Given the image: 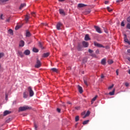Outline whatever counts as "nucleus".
Listing matches in <instances>:
<instances>
[{"mask_svg": "<svg viewBox=\"0 0 130 130\" xmlns=\"http://www.w3.org/2000/svg\"><path fill=\"white\" fill-rule=\"evenodd\" d=\"M9 0H0L1 3H6V2H9Z\"/></svg>", "mask_w": 130, "mask_h": 130, "instance_id": "nucleus-38", "label": "nucleus"}, {"mask_svg": "<svg viewBox=\"0 0 130 130\" xmlns=\"http://www.w3.org/2000/svg\"><path fill=\"white\" fill-rule=\"evenodd\" d=\"M75 109H79V107H75Z\"/></svg>", "mask_w": 130, "mask_h": 130, "instance_id": "nucleus-60", "label": "nucleus"}, {"mask_svg": "<svg viewBox=\"0 0 130 130\" xmlns=\"http://www.w3.org/2000/svg\"><path fill=\"white\" fill-rule=\"evenodd\" d=\"M24 45H25V42H24V41H23V40H21L19 42L20 47H23L24 46Z\"/></svg>", "mask_w": 130, "mask_h": 130, "instance_id": "nucleus-11", "label": "nucleus"}, {"mask_svg": "<svg viewBox=\"0 0 130 130\" xmlns=\"http://www.w3.org/2000/svg\"><path fill=\"white\" fill-rule=\"evenodd\" d=\"M59 2H64V0H58Z\"/></svg>", "mask_w": 130, "mask_h": 130, "instance_id": "nucleus-59", "label": "nucleus"}, {"mask_svg": "<svg viewBox=\"0 0 130 130\" xmlns=\"http://www.w3.org/2000/svg\"><path fill=\"white\" fill-rule=\"evenodd\" d=\"M24 54H25V55H29V54H30V50H25L24 52Z\"/></svg>", "mask_w": 130, "mask_h": 130, "instance_id": "nucleus-17", "label": "nucleus"}, {"mask_svg": "<svg viewBox=\"0 0 130 130\" xmlns=\"http://www.w3.org/2000/svg\"><path fill=\"white\" fill-rule=\"evenodd\" d=\"M29 16L28 15H26L25 16V20L26 22H28V21L29 20Z\"/></svg>", "mask_w": 130, "mask_h": 130, "instance_id": "nucleus-29", "label": "nucleus"}, {"mask_svg": "<svg viewBox=\"0 0 130 130\" xmlns=\"http://www.w3.org/2000/svg\"><path fill=\"white\" fill-rule=\"evenodd\" d=\"M115 92V89H114L112 92H109V95H114Z\"/></svg>", "mask_w": 130, "mask_h": 130, "instance_id": "nucleus-27", "label": "nucleus"}, {"mask_svg": "<svg viewBox=\"0 0 130 130\" xmlns=\"http://www.w3.org/2000/svg\"><path fill=\"white\" fill-rule=\"evenodd\" d=\"M51 70H52V72H54V73H58V70L56 68H52Z\"/></svg>", "mask_w": 130, "mask_h": 130, "instance_id": "nucleus-21", "label": "nucleus"}, {"mask_svg": "<svg viewBox=\"0 0 130 130\" xmlns=\"http://www.w3.org/2000/svg\"><path fill=\"white\" fill-rule=\"evenodd\" d=\"M62 26V24L60 22H58L56 25V28L57 30H61V28H60Z\"/></svg>", "mask_w": 130, "mask_h": 130, "instance_id": "nucleus-7", "label": "nucleus"}, {"mask_svg": "<svg viewBox=\"0 0 130 130\" xmlns=\"http://www.w3.org/2000/svg\"><path fill=\"white\" fill-rule=\"evenodd\" d=\"M32 51H34V52H38V51H39V50H38V49L36 48H34L32 49Z\"/></svg>", "mask_w": 130, "mask_h": 130, "instance_id": "nucleus-28", "label": "nucleus"}, {"mask_svg": "<svg viewBox=\"0 0 130 130\" xmlns=\"http://www.w3.org/2000/svg\"><path fill=\"white\" fill-rule=\"evenodd\" d=\"M124 22L122 21L121 23V26H122V27H124Z\"/></svg>", "mask_w": 130, "mask_h": 130, "instance_id": "nucleus-40", "label": "nucleus"}, {"mask_svg": "<svg viewBox=\"0 0 130 130\" xmlns=\"http://www.w3.org/2000/svg\"><path fill=\"white\" fill-rule=\"evenodd\" d=\"M127 29H129V30H130V24L129 23H128L127 24Z\"/></svg>", "mask_w": 130, "mask_h": 130, "instance_id": "nucleus-41", "label": "nucleus"}, {"mask_svg": "<svg viewBox=\"0 0 130 130\" xmlns=\"http://www.w3.org/2000/svg\"><path fill=\"white\" fill-rule=\"evenodd\" d=\"M28 91L29 93L30 97H32V96L34 95V91H33V90L32 89V87H31V86H29L28 87Z\"/></svg>", "mask_w": 130, "mask_h": 130, "instance_id": "nucleus-2", "label": "nucleus"}, {"mask_svg": "<svg viewBox=\"0 0 130 130\" xmlns=\"http://www.w3.org/2000/svg\"><path fill=\"white\" fill-rule=\"evenodd\" d=\"M8 33L11 34V35H14V31L12 30V29L8 30Z\"/></svg>", "mask_w": 130, "mask_h": 130, "instance_id": "nucleus-23", "label": "nucleus"}, {"mask_svg": "<svg viewBox=\"0 0 130 130\" xmlns=\"http://www.w3.org/2000/svg\"><path fill=\"white\" fill-rule=\"evenodd\" d=\"M26 37H30V36H31V34L28 30L26 31Z\"/></svg>", "mask_w": 130, "mask_h": 130, "instance_id": "nucleus-22", "label": "nucleus"}, {"mask_svg": "<svg viewBox=\"0 0 130 130\" xmlns=\"http://www.w3.org/2000/svg\"><path fill=\"white\" fill-rule=\"evenodd\" d=\"M6 22H10V18L7 19Z\"/></svg>", "mask_w": 130, "mask_h": 130, "instance_id": "nucleus-54", "label": "nucleus"}, {"mask_svg": "<svg viewBox=\"0 0 130 130\" xmlns=\"http://www.w3.org/2000/svg\"><path fill=\"white\" fill-rule=\"evenodd\" d=\"M31 15H32L33 16L35 17V13H34V12L31 13Z\"/></svg>", "mask_w": 130, "mask_h": 130, "instance_id": "nucleus-51", "label": "nucleus"}, {"mask_svg": "<svg viewBox=\"0 0 130 130\" xmlns=\"http://www.w3.org/2000/svg\"><path fill=\"white\" fill-rule=\"evenodd\" d=\"M120 2V1H119V0H117L116 1V3H119Z\"/></svg>", "mask_w": 130, "mask_h": 130, "instance_id": "nucleus-58", "label": "nucleus"}, {"mask_svg": "<svg viewBox=\"0 0 130 130\" xmlns=\"http://www.w3.org/2000/svg\"><path fill=\"white\" fill-rule=\"evenodd\" d=\"M127 59L129 61H130V57L127 58Z\"/></svg>", "mask_w": 130, "mask_h": 130, "instance_id": "nucleus-56", "label": "nucleus"}, {"mask_svg": "<svg viewBox=\"0 0 130 130\" xmlns=\"http://www.w3.org/2000/svg\"><path fill=\"white\" fill-rule=\"evenodd\" d=\"M8 94H7V93H6V94H5V99H6V100H8Z\"/></svg>", "mask_w": 130, "mask_h": 130, "instance_id": "nucleus-45", "label": "nucleus"}, {"mask_svg": "<svg viewBox=\"0 0 130 130\" xmlns=\"http://www.w3.org/2000/svg\"><path fill=\"white\" fill-rule=\"evenodd\" d=\"M90 13V11H88V13Z\"/></svg>", "mask_w": 130, "mask_h": 130, "instance_id": "nucleus-64", "label": "nucleus"}, {"mask_svg": "<svg viewBox=\"0 0 130 130\" xmlns=\"http://www.w3.org/2000/svg\"><path fill=\"white\" fill-rule=\"evenodd\" d=\"M2 68V64H0V69Z\"/></svg>", "mask_w": 130, "mask_h": 130, "instance_id": "nucleus-63", "label": "nucleus"}, {"mask_svg": "<svg viewBox=\"0 0 130 130\" xmlns=\"http://www.w3.org/2000/svg\"><path fill=\"white\" fill-rule=\"evenodd\" d=\"M82 46H83V47L87 48V47H88V46H89V43H88V42H87L83 41L82 42Z\"/></svg>", "mask_w": 130, "mask_h": 130, "instance_id": "nucleus-8", "label": "nucleus"}, {"mask_svg": "<svg viewBox=\"0 0 130 130\" xmlns=\"http://www.w3.org/2000/svg\"><path fill=\"white\" fill-rule=\"evenodd\" d=\"M94 45L95 46H96L97 47H100V48L102 47L103 48H104V47L103 45H101V44H99V43H97L96 42H94Z\"/></svg>", "mask_w": 130, "mask_h": 130, "instance_id": "nucleus-4", "label": "nucleus"}, {"mask_svg": "<svg viewBox=\"0 0 130 130\" xmlns=\"http://www.w3.org/2000/svg\"><path fill=\"white\" fill-rule=\"evenodd\" d=\"M75 121H79V116H77L76 117H75Z\"/></svg>", "mask_w": 130, "mask_h": 130, "instance_id": "nucleus-37", "label": "nucleus"}, {"mask_svg": "<svg viewBox=\"0 0 130 130\" xmlns=\"http://www.w3.org/2000/svg\"><path fill=\"white\" fill-rule=\"evenodd\" d=\"M107 9L108 12H112V9H110V7H108L107 8Z\"/></svg>", "mask_w": 130, "mask_h": 130, "instance_id": "nucleus-32", "label": "nucleus"}, {"mask_svg": "<svg viewBox=\"0 0 130 130\" xmlns=\"http://www.w3.org/2000/svg\"><path fill=\"white\" fill-rule=\"evenodd\" d=\"M108 3H109L108 1H105V5H108Z\"/></svg>", "mask_w": 130, "mask_h": 130, "instance_id": "nucleus-52", "label": "nucleus"}, {"mask_svg": "<svg viewBox=\"0 0 130 130\" xmlns=\"http://www.w3.org/2000/svg\"><path fill=\"white\" fill-rule=\"evenodd\" d=\"M128 74L130 75V70L128 71Z\"/></svg>", "mask_w": 130, "mask_h": 130, "instance_id": "nucleus-61", "label": "nucleus"}, {"mask_svg": "<svg viewBox=\"0 0 130 130\" xmlns=\"http://www.w3.org/2000/svg\"><path fill=\"white\" fill-rule=\"evenodd\" d=\"M59 14L60 15H62V16H66V13H64V11L62 9H59Z\"/></svg>", "mask_w": 130, "mask_h": 130, "instance_id": "nucleus-12", "label": "nucleus"}, {"mask_svg": "<svg viewBox=\"0 0 130 130\" xmlns=\"http://www.w3.org/2000/svg\"><path fill=\"white\" fill-rule=\"evenodd\" d=\"M108 62L109 64H112V63H113V60H109L108 61Z\"/></svg>", "mask_w": 130, "mask_h": 130, "instance_id": "nucleus-30", "label": "nucleus"}, {"mask_svg": "<svg viewBox=\"0 0 130 130\" xmlns=\"http://www.w3.org/2000/svg\"><path fill=\"white\" fill-rule=\"evenodd\" d=\"M57 112H58L59 113H60V109H59V108H57Z\"/></svg>", "mask_w": 130, "mask_h": 130, "instance_id": "nucleus-47", "label": "nucleus"}, {"mask_svg": "<svg viewBox=\"0 0 130 130\" xmlns=\"http://www.w3.org/2000/svg\"><path fill=\"white\" fill-rule=\"evenodd\" d=\"M94 28H95L96 32H98V33H100V34L102 33V31H101V28H100V27H99V26H94Z\"/></svg>", "mask_w": 130, "mask_h": 130, "instance_id": "nucleus-6", "label": "nucleus"}, {"mask_svg": "<svg viewBox=\"0 0 130 130\" xmlns=\"http://www.w3.org/2000/svg\"><path fill=\"white\" fill-rule=\"evenodd\" d=\"M78 8H84V7H87V5L84 4H79L78 5Z\"/></svg>", "mask_w": 130, "mask_h": 130, "instance_id": "nucleus-16", "label": "nucleus"}, {"mask_svg": "<svg viewBox=\"0 0 130 130\" xmlns=\"http://www.w3.org/2000/svg\"><path fill=\"white\" fill-rule=\"evenodd\" d=\"M84 83L86 86H88V82H87V80H84Z\"/></svg>", "mask_w": 130, "mask_h": 130, "instance_id": "nucleus-39", "label": "nucleus"}, {"mask_svg": "<svg viewBox=\"0 0 130 130\" xmlns=\"http://www.w3.org/2000/svg\"><path fill=\"white\" fill-rule=\"evenodd\" d=\"M86 113L85 112H83L82 113H81V115H85V114Z\"/></svg>", "mask_w": 130, "mask_h": 130, "instance_id": "nucleus-53", "label": "nucleus"}, {"mask_svg": "<svg viewBox=\"0 0 130 130\" xmlns=\"http://www.w3.org/2000/svg\"><path fill=\"white\" fill-rule=\"evenodd\" d=\"M113 87H114V84H112L111 86H109V87L108 88V90L111 89V88H113Z\"/></svg>", "mask_w": 130, "mask_h": 130, "instance_id": "nucleus-33", "label": "nucleus"}, {"mask_svg": "<svg viewBox=\"0 0 130 130\" xmlns=\"http://www.w3.org/2000/svg\"><path fill=\"white\" fill-rule=\"evenodd\" d=\"M11 113H12V112L11 111H5V112H4V116H6V115L11 114Z\"/></svg>", "mask_w": 130, "mask_h": 130, "instance_id": "nucleus-9", "label": "nucleus"}, {"mask_svg": "<svg viewBox=\"0 0 130 130\" xmlns=\"http://www.w3.org/2000/svg\"><path fill=\"white\" fill-rule=\"evenodd\" d=\"M28 109H31V107H29L28 106L20 107L19 108V111H25V110H28Z\"/></svg>", "mask_w": 130, "mask_h": 130, "instance_id": "nucleus-1", "label": "nucleus"}, {"mask_svg": "<svg viewBox=\"0 0 130 130\" xmlns=\"http://www.w3.org/2000/svg\"><path fill=\"white\" fill-rule=\"evenodd\" d=\"M67 104H70V105H72V103H71V102L68 101L67 102Z\"/></svg>", "mask_w": 130, "mask_h": 130, "instance_id": "nucleus-49", "label": "nucleus"}, {"mask_svg": "<svg viewBox=\"0 0 130 130\" xmlns=\"http://www.w3.org/2000/svg\"><path fill=\"white\" fill-rule=\"evenodd\" d=\"M11 120H12L11 118H8L7 120H6V122L7 123H9V122H10L11 121Z\"/></svg>", "mask_w": 130, "mask_h": 130, "instance_id": "nucleus-36", "label": "nucleus"}, {"mask_svg": "<svg viewBox=\"0 0 130 130\" xmlns=\"http://www.w3.org/2000/svg\"><path fill=\"white\" fill-rule=\"evenodd\" d=\"M127 21L129 23H130V16L127 18Z\"/></svg>", "mask_w": 130, "mask_h": 130, "instance_id": "nucleus-46", "label": "nucleus"}, {"mask_svg": "<svg viewBox=\"0 0 130 130\" xmlns=\"http://www.w3.org/2000/svg\"><path fill=\"white\" fill-rule=\"evenodd\" d=\"M95 53H96V54H99V50H96L95 51Z\"/></svg>", "mask_w": 130, "mask_h": 130, "instance_id": "nucleus-48", "label": "nucleus"}, {"mask_svg": "<svg viewBox=\"0 0 130 130\" xmlns=\"http://www.w3.org/2000/svg\"><path fill=\"white\" fill-rule=\"evenodd\" d=\"M20 28H21V26H20L17 25V26L15 27V30H18V29H20Z\"/></svg>", "mask_w": 130, "mask_h": 130, "instance_id": "nucleus-34", "label": "nucleus"}, {"mask_svg": "<svg viewBox=\"0 0 130 130\" xmlns=\"http://www.w3.org/2000/svg\"><path fill=\"white\" fill-rule=\"evenodd\" d=\"M89 122V120H85L83 122V124H87Z\"/></svg>", "mask_w": 130, "mask_h": 130, "instance_id": "nucleus-31", "label": "nucleus"}, {"mask_svg": "<svg viewBox=\"0 0 130 130\" xmlns=\"http://www.w3.org/2000/svg\"><path fill=\"white\" fill-rule=\"evenodd\" d=\"M84 40H85V41H88V40H90V37H89V35H85Z\"/></svg>", "mask_w": 130, "mask_h": 130, "instance_id": "nucleus-18", "label": "nucleus"}, {"mask_svg": "<svg viewBox=\"0 0 130 130\" xmlns=\"http://www.w3.org/2000/svg\"><path fill=\"white\" fill-rule=\"evenodd\" d=\"M34 126H35V129L37 130L38 126L37 125V124L36 123H35Z\"/></svg>", "mask_w": 130, "mask_h": 130, "instance_id": "nucleus-35", "label": "nucleus"}, {"mask_svg": "<svg viewBox=\"0 0 130 130\" xmlns=\"http://www.w3.org/2000/svg\"><path fill=\"white\" fill-rule=\"evenodd\" d=\"M39 47L41 48V49H44V47H43V46L42 45V43L41 42H39Z\"/></svg>", "mask_w": 130, "mask_h": 130, "instance_id": "nucleus-24", "label": "nucleus"}, {"mask_svg": "<svg viewBox=\"0 0 130 130\" xmlns=\"http://www.w3.org/2000/svg\"><path fill=\"white\" fill-rule=\"evenodd\" d=\"M1 19H2L3 20V14H2V15H1Z\"/></svg>", "mask_w": 130, "mask_h": 130, "instance_id": "nucleus-57", "label": "nucleus"}, {"mask_svg": "<svg viewBox=\"0 0 130 130\" xmlns=\"http://www.w3.org/2000/svg\"><path fill=\"white\" fill-rule=\"evenodd\" d=\"M103 78H104V75H103V74L101 76V78L103 79Z\"/></svg>", "mask_w": 130, "mask_h": 130, "instance_id": "nucleus-55", "label": "nucleus"}, {"mask_svg": "<svg viewBox=\"0 0 130 130\" xmlns=\"http://www.w3.org/2000/svg\"><path fill=\"white\" fill-rule=\"evenodd\" d=\"M120 2H123V0H119Z\"/></svg>", "mask_w": 130, "mask_h": 130, "instance_id": "nucleus-62", "label": "nucleus"}, {"mask_svg": "<svg viewBox=\"0 0 130 130\" xmlns=\"http://www.w3.org/2000/svg\"><path fill=\"white\" fill-rule=\"evenodd\" d=\"M102 64H103L104 66L106 64V59L104 58L101 61Z\"/></svg>", "mask_w": 130, "mask_h": 130, "instance_id": "nucleus-20", "label": "nucleus"}, {"mask_svg": "<svg viewBox=\"0 0 130 130\" xmlns=\"http://www.w3.org/2000/svg\"><path fill=\"white\" fill-rule=\"evenodd\" d=\"M35 67L37 69H39V68H40V67H41V62L40 61V60H39V59H37V63L35 64Z\"/></svg>", "mask_w": 130, "mask_h": 130, "instance_id": "nucleus-3", "label": "nucleus"}, {"mask_svg": "<svg viewBox=\"0 0 130 130\" xmlns=\"http://www.w3.org/2000/svg\"><path fill=\"white\" fill-rule=\"evenodd\" d=\"M88 52H89V53H92L93 52V50H91V49H89Z\"/></svg>", "mask_w": 130, "mask_h": 130, "instance_id": "nucleus-43", "label": "nucleus"}, {"mask_svg": "<svg viewBox=\"0 0 130 130\" xmlns=\"http://www.w3.org/2000/svg\"><path fill=\"white\" fill-rule=\"evenodd\" d=\"M116 73L117 76H118V70H117L116 71Z\"/></svg>", "mask_w": 130, "mask_h": 130, "instance_id": "nucleus-50", "label": "nucleus"}, {"mask_svg": "<svg viewBox=\"0 0 130 130\" xmlns=\"http://www.w3.org/2000/svg\"><path fill=\"white\" fill-rule=\"evenodd\" d=\"M18 53L19 56H20V57H24V54H23V52H22V51H18Z\"/></svg>", "mask_w": 130, "mask_h": 130, "instance_id": "nucleus-14", "label": "nucleus"}, {"mask_svg": "<svg viewBox=\"0 0 130 130\" xmlns=\"http://www.w3.org/2000/svg\"><path fill=\"white\" fill-rule=\"evenodd\" d=\"M125 85L126 86V87H128V86H129V84L127 82H126L125 83Z\"/></svg>", "mask_w": 130, "mask_h": 130, "instance_id": "nucleus-44", "label": "nucleus"}, {"mask_svg": "<svg viewBox=\"0 0 130 130\" xmlns=\"http://www.w3.org/2000/svg\"><path fill=\"white\" fill-rule=\"evenodd\" d=\"M78 88L79 93L82 94V93H83V88H82L80 85H78Z\"/></svg>", "mask_w": 130, "mask_h": 130, "instance_id": "nucleus-13", "label": "nucleus"}, {"mask_svg": "<svg viewBox=\"0 0 130 130\" xmlns=\"http://www.w3.org/2000/svg\"><path fill=\"white\" fill-rule=\"evenodd\" d=\"M24 7H26V4H21L19 7V9L22 10V9H23Z\"/></svg>", "mask_w": 130, "mask_h": 130, "instance_id": "nucleus-25", "label": "nucleus"}, {"mask_svg": "<svg viewBox=\"0 0 130 130\" xmlns=\"http://www.w3.org/2000/svg\"><path fill=\"white\" fill-rule=\"evenodd\" d=\"M83 45H82V44L80 43H78V46H77V49L78 50H79V51H81V50H82V49H83Z\"/></svg>", "mask_w": 130, "mask_h": 130, "instance_id": "nucleus-5", "label": "nucleus"}, {"mask_svg": "<svg viewBox=\"0 0 130 130\" xmlns=\"http://www.w3.org/2000/svg\"><path fill=\"white\" fill-rule=\"evenodd\" d=\"M23 97L24 99L28 98V92L24 91L23 93Z\"/></svg>", "mask_w": 130, "mask_h": 130, "instance_id": "nucleus-10", "label": "nucleus"}, {"mask_svg": "<svg viewBox=\"0 0 130 130\" xmlns=\"http://www.w3.org/2000/svg\"><path fill=\"white\" fill-rule=\"evenodd\" d=\"M4 56V53H0V58H2Z\"/></svg>", "mask_w": 130, "mask_h": 130, "instance_id": "nucleus-42", "label": "nucleus"}, {"mask_svg": "<svg viewBox=\"0 0 130 130\" xmlns=\"http://www.w3.org/2000/svg\"><path fill=\"white\" fill-rule=\"evenodd\" d=\"M49 54V53H45L43 54V57H48Z\"/></svg>", "mask_w": 130, "mask_h": 130, "instance_id": "nucleus-19", "label": "nucleus"}, {"mask_svg": "<svg viewBox=\"0 0 130 130\" xmlns=\"http://www.w3.org/2000/svg\"><path fill=\"white\" fill-rule=\"evenodd\" d=\"M98 98V95H95V97H94L92 100H91V103H93V102H94V101H95L97 98Z\"/></svg>", "mask_w": 130, "mask_h": 130, "instance_id": "nucleus-26", "label": "nucleus"}, {"mask_svg": "<svg viewBox=\"0 0 130 130\" xmlns=\"http://www.w3.org/2000/svg\"><path fill=\"white\" fill-rule=\"evenodd\" d=\"M90 113H91L90 111H87V113L85 114L84 116L83 117V118H86V117H87V116H89L90 115Z\"/></svg>", "mask_w": 130, "mask_h": 130, "instance_id": "nucleus-15", "label": "nucleus"}]
</instances>
